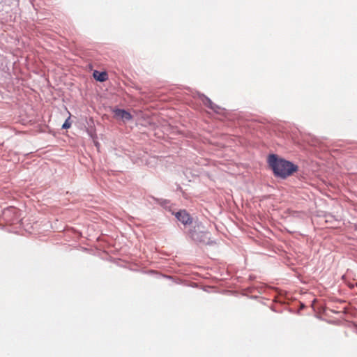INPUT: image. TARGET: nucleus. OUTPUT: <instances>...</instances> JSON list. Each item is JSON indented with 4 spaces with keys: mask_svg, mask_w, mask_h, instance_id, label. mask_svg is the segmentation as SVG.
I'll list each match as a JSON object with an SVG mask.
<instances>
[{
    "mask_svg": "<svg viewBox=\"0 0 357 357\" xmlns=\"http://www.w3.org/2000/svg\"><path fill=\"white\" fill-rule=\"evenodd\" d=\"M222 107L218 106V105H215V109L213 110L214 112L215 113H220V111L222 110Z\"/></svg>",
    "mask_w": 357,
    "mask_h": 357,
    "instance_id": "9d476101",
    "label": "nucleus"
},
{
    "mask_svg": "<svg viewBox=\"0 0 357 357\" xmlns=\"http://www.w3.org/2000/svg\"><path fill=\"white\" fill-rule=\"evenodd\" d=\"M151 199L157 202L158 204H160L163 208H166L167 210L172 211V205L169 200L167 199H158L155 198L153 197H151Z\"/></svg>",
    "mask_w": 357,
    "mask_h": 357,
    "instance_id": "423d86ee",
    "label": "nucleus"
},
{
    "mask_svg": "<svg viewBox=\"0 0 357 357\" xmlns=\"http://www.w3.org/2000/svg\"><path fill=\"white\" fill-rule=\"evenodd\" d=\"M198 96L205 106L211 110L215 109L216 105L213 103L208 97L206 96L203 93H198Z\"/></svg>",
    "mask_w": 357,
    "mask_h": 357,
    "instance_id": "39448f33",
    "label": "nucleus"
},
{
    "mask_svg": "<svg viewBox=\"0 0 357 357\" xmlns=\"http://www.w3.org/2000/svg\"><path fill=\"white\" fill-rule=\"evenodd\" d=\"M267 162L275 177L281 179H286L298 170L297 165L275 153L268 155Z\"/></svg>",
    "mask_w": 357,
    "mask_h": 357,
    "instance_id": "f257e3e1",
    "label": "nucleus"
},
{
    "mask_svg": "<svg viewBox=\"0 0 357 357\" xmlns=\"http://www.w3.org/2000/svg\"><path fill=\"white\" fill-rule=\"evenodd\" d=\"M8 212H13V213H17L18 212V210L16 208H14V207H10L9 208H7L5 211H4V214H6Z\"/></svg>",
    "mask_w": 357,
    "mask_h": 357,
    "instance_id": "1a4fd4ad",
    "label": "nucleus"
},
{
    "mask_svg": "<svg viewBox=\"0 0 357 357\" xmlns=\"http://www.w3.org/2000/svg\"><path fill=\"white\" fill-rule=\"evenodd\" d=\"M93 76L96 81L100 82L106 81L108 78V75L105 71L100 72L98 70H95L93 73Z\"/></svg>",
    "mask_w": 357,
    "mask_h": 357,
    "instance_id": "0eeeda50",
    "label": "nucleus"
},
{
    "mask_svg": "<svg viewBox=\"0 0 357 357\" xmlns=\"http://www.w3.org/2000/svg\"><path fill=\"white\" fill-rule=\"evenodd\" d=\"M114 115L116 119H122L124 121H130L132 118L130 113L123 109H115Z\"/></svg>",
    "mask_w": 357,
    "mask_h": 357,
    "instance_id": "20e7f679",
    "label": "nucleus"
},
{
    "mask_svg": "<svg viewBox=\"0 0 357 357\" xmlns=\"http://www.w3.org/2000/svg\"><path fill=\"white\" fill-rule=\"evenodd\" d=\"M70 126H71V123H70V117H69V118H68V119L65 121V122L63 123V125H62L61 128H62L63 129H68V128H69Z\"/></svg>",
    "mask_w": 357,
    "mask_h": 357,
    "instance_id": "6e6552de",
    "label": "nucleus"
},
{
    "mask_svg": "<svg viewBox=\"0 0 357 357\" xmlns=\"http://www.w3.org/2000/svg\"><path fill=\"white\" fill-rule=\"evenodd\" d=\"M178 221L181 222L183 225H190L193 223V218L185 210H179L178 211L174 213L172 211Z\"/></svg>",
    "mask_w": 357,
    "mask_h": 357,
    "instance_id": "7ed1b4c3",
    "label": "nucleus"
},
{
    "mask_svg": "<svg viewBox=\"0 0 357 357\" xmlns=\"http://www.w3.org/2000/svg\"><path fill=\"white\" fill-rule=\"evenodd\" d=\"M189 238L197 243L212 244L210 234L205 230L203 224L199 221H195L194 225L188 232Z\"/></svg>",
    "mask_w": 357,
    "mask_h": 357,
    "instance_id": "f03ea898",
    "label": "nucleus"
}]
</instances>
